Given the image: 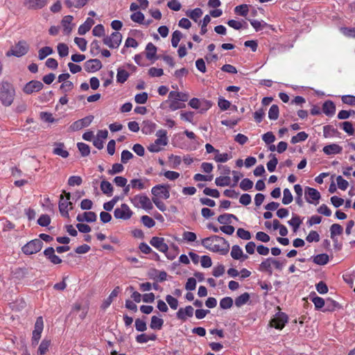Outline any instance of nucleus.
I'll return each mask as SVG.
<instances>
[{
  "instance_id": "f257e3e1",
  "label": "nucleus",
  "mask_w": 355,
  "mask_h": 355,
  "mask_svg": "<svg viewBox=\"0 0 355 355\" xmlns=\"http://www.w3.org/2000/svg\"><path fill=\"white\" fill-rule=\"evenodd\" d=\"M201 243L206 249L222 255L227 254L230 250L228 241L217 235L203 239Z\"/></svg>"
},
{
  "instance_id": "f03ea898",
  "label": "nucleus",
  "mask_w": 355,
  "mask_h": 355,
  "mask_svg": "<svg viewBox=\"0 0 355 355\" xmlns=\"http://www.w3.org/2000/svg\"><path fill=\"white\" fill-rule=\"evenodd\" d=\"M189 94L178 91H171L169 92L168 99L164 103L168 105L171 111L182 109L186 107L184 102L189 100Z\"/></svg>"
},
{
  "instance_id": "7ed1b4c3",
  "label": "nucleus",
  "mask_w": 355,
  "mask_h": 355,
  "mask_svg": "<svg viewBox=\"0 0 355 355\" xmlns=\"http://www.w3.org/2000/svg\"><path fill=\"white\" fill-rule=\"evenodd\" d=\"M16 96L15 88L12 84L5 81L0 84V102L5 107L10 106Z\"/></svg>"
},
{
  "instance_id": "20e7f679",
  "label": "nucleus",
  "mask_w": 355,
  "mask_h": 355,
  "mask_svg": "<svg viewBox=\"0 0 355 355\" xmlns=\"http://www.w3.org/2000/svg\"><path fill=\"white\" fill-rule=\"evenodd\" d=\"M155 141L148 146V150L151 153H158L168 144L167 132L161 129L157 131Z\"/></svg>"
},
{
  "instance_id": "39448f33",
  "label": "nucleus",
  "mask_w": 355,
  "mask_h": 355,
  "mask_svg": "<svg viewBox=\"0 0 355 355\" xmlns=\"http://www.w3.org/2000/svg\"><path fill=\"white\" fill-rule=\"evenodd\" d=\"M130 202L136 208H141L150 211L153 208L152 201L144 194H137L130 198Z\"/></svg>"
},
{
  "instance_id": "423d86ee",
  "label": "nucleus",
  "mask_w": 355,
  "mask_h": 355,
  "mask_svg": "<svg viewBox=\"0 0 355 355\" xmlns=\"http://www.w3.org/2000/svg\"><path fill=\"white\" fill-rule=\"evenodd\" d=\"M134 215V211L125 203H122L114 210V216L116 219L128 220Z\"/></svg>"
},
{
  "instance_id": "0eeeda50",
  "label": "nucleus",
  "mask_w": 355,
  "mask_h": 355,
  "mask_svg": "<svg viewBox=\"0 0 355 355\" xmlns=\"http://www.w3.org/2000/svg\"><path fill=\"white\" fill-rule=\"evenodd\" d=\"M28 50L29 45L28 43L24 40H21L18 42L8 51H7L6 55L7 57L16 56L19 58L26 55Z\"/></svg>"
},
{
  "instance_id": "6e6552de",
  "label": "nucleus",
  "mask_w": 355,
  "mask_h": 355,
  "mask_svg": "<svg viewBox=\"0 0 355 355\" xmlns=\"http://www.w3.org/2000/svg\"><path fill=\"white\" fill-rule=\"evenodd\" d=\"M122 38L121 33L116 31L110 35L105 36L103 39V42L110 49H117L121 43Z\"/></svg>"
},
{
  "instance_id": "1a4fd4ad",
  "label": "nucleus",
  "mask_w": 355,
  "mask_h": 355,
  "mask_svg": "<svg viewBox=\"0 0 355 355\" xmlns=\"http://www.w3.org/2000/svg\"><path fill=\"white\" fill-rule=\"evenodd\" d=\"M43 247V243L40 239H34L28 242L21 248V251L26 255H31L40 252Z\"/></svg>"
},
{
  "instance_id": "9d476101",
  "label": "nucleus",
  "mask_w": 355,
  "mask_h": 355,
  "mask_svg": "<svg viewBox=\"0 0 355 355\" xmlns=\"http://www.w3.org/2000/svg\"><path fill=\"white\" fill-rule=\"evenodd\" d=\"M44 329V321L42 316L36 319L34 329L32 333L31 344L33 346H36L41 338L42 333Z\"/></svg>"
},
{
  "instance_id": "9b49d317",
  "label": "nucleus",
  "mask_w": 355,
  "mask_h": 355,
  "mask_svg": "<svg viewBox=\"0 0 355 355\" xmlns=\"http://www.w3.org/2000/svg\"><path fill=\"white\" fill-rule=\"evenodd\" d=\"M71 195L69 193H66L65 196H60L59 202V210L61 215L64 217H69V211L73 209L72 203L70 202Z\"/></svg>"
},
{
  "instance_id": "f8f14e48",
  "label": "nucleus",
  "mask_w": 355,
  "mask_h": 355,
  "mask_svg": "<svg viewBox=\"0 0 355 355\" xmlns=\"http://www.w3.org/2000/svg\"><path fill=\"white\" fill-rule=\"evenodd\" d=\"M153 198L157 199H168L170 197L168 187L165 184H157L151 189Z\"/></svg>"
},
{
  "instance_id": "ddd939ff",
  "label": "nucleus",
  "mask_w": 355,
  "mask_h": 355,
  "mask_svg": "<svg viewBox=\"0 0 355 355\" xmlns=\"http://www.w3.org/2000/svg\"><path fill=\"white\" fill-rule=\"evenodd\" d=\"M304 197L307 202L316 205L319 203L321 196L317 189L306 187L304 189Z\"/></svg>"
},
{
  "instance_id": "4468645a",
  "label": "nucleus",
  "mask_w": 355,
  "mask_h": 355,
  "mask_svg": "<svg viewBox=\"0 0 355 355\" xmlns=\"http://www.w3.org/2000/svg\"><path fill=\"white\" fill-rule=\"evenodd\" d=\"M43 83L39 80H31L26 83L22 88V92L28 95L41 91L43 88Z\"/></svg>"
},
{
  "instance_id": "2eb2a0df",
  "label": "nucleus",
  "mask_w": 355,
  "mask_h": 355,
  "mask_svg": "<svg viewBox=\"0 0 355 355\" xmlns=\"http://www.w3.org/2000/svg\"><path fill=\"white\" fill-rule=\"evenodd\" d=\"M288 322L286 314L282 312H278L270 320V325L277 329H282Z\"/></svg>"
},
{
  "instance_id": "dca6fc26",
  "label": "nucleus",
  "mask_w": 355,
  "mask_h": 355,
  "mask_svg": "<svg viewBox=\"0 0 355 355\" xmlns=\"http://www.w3.org/2000/svg\"><path fill=\"white\" fill-rule=\"evenodd\" d=\"M189 105L193 109H200V112H206L211 107V103L205 99H198L197 98H191Z\"/></svg>"
},
{
  "instance_id": "f3484780",
  "label": "nucleus",
  "mask_w": 355,
  "mask_h": 355,
  "mask_svg": "<svg viewBox=\"0 0 355 355\" xmlns=\"http://www.w3.org/2000/svg\"><path fill=\"white\" fill-rule=\"evenodd\" d=\"M94 119L92 115L85 116L81 119L77 120L73 122L69 127L71 131H78L83 128L89 126Z\"/></svg>"
},
{
  "instance_id": "a211bd4d",
  "label": "nucleus",
  "mask_w": 355,
  "mask_h": 355,
  "mask_svg": "<svg viewBox=\"0 0 355 355\" xmlns=\"http://www.w3.org/2000/svg\"><path fill=\"white\" fill-rule=\"evenodd\" d=\"M150 244L161 252L166 253L168 247L162 237L153 236L150 241Z\"/></svg>"
},
{
  "instance_id": "6ab92c4d",
  "label": "nucleus",
  "mask_w": 355,
  "mask_h": 355,
  "mask_svg": "<svg viewBox=\"0 0 355 355\" xmlns=\"http://www.w3.org/2000/svg\"><path fill=\"white\" fill-rule=\"evenodd\" d=\"M230 255L234 260L244 261L248 259V256L245 254L242 248L238 245H234L232 247Z\"/></svg>"
},
{
  "instance_id": "aec40b11",
  "label": "nucleus",
  "mask_w": 355,
  "mask_h": 355,
  "mask_svg": "<svg viewBox=\"0 0 355 355\" xmlns=\"http://www.w3.org/2000/svg\"><path fill=\"white\" fill-rule=\"evenodd\" d=\"M49 0H25L24 5L30 10H40L47 5Z\"/></svg>"
},
{
  "instance_id": "412c9836",
  "label": "nucleus",
  "mask_w": 355,
  "mask_h": 355,
  "mask_svg": "<svg viewBox=\"0 0 355 355\" xmlns=\"http://www.w3.org/2000/svg\"><path fill=\"white\" fill-rule=\"evenodd\" d=\"M193 308L189 305L184 308H180L176 313V317L178 319L184 322L188 318H191L193 315Z\"/></svg>"
},
{
  "instance_id": "4be33fe9",
  "label": "nucleus",
  "mask_w": 355,
  "mask_h": 355,
  "mask_svg": "<svg viewBox=\"0 0 355 355\" xmlns=\"http://www.w3.org/2000/svg\"><path fill=\"white\" fill-rule=\"evenodd\" d=\"M84 67L87 72H96L101 69L102 64L98 59H92L85 62Z\"/></svg>"
},
{
  "instance_id": "5701e85b",
  "label": "nucleus",
  "mask_w": 355,
  "mask_h": 355,
  "mask_svg": "<svg viewBox=\"0 0 355 355\" xmlns=\"http://www.w3.org/2000/svg\"><path fill=\"white\" fill-rule=\"evenodd\" d=\"M131 187L133 189H137L138 190H143L146 189L149 185V180L147 178L142 179H132L130 180Z\"/></svg>"
},
{
  "instance_id": "b1692460",
  "label": "nucleus",
  "mask_w": 355,
  "mask_h": 355,
  "mask_svg": "<svg viewBox=\"0 0 355 355\" xmlns=\"http://www.w3.org/2000/svg\"><path fill=\"white\" fill-rule=\"evenodd\" d=\"M44 254L53 264L62 263V259L55 254V250L51 247L45 249Z\"/></svg>"
},
{
  "instance_id": "393cba45",
  "label": "nucleus",
  "mask_w": 355,
  "mask_h": 355,
  "mask_svg": "<svg viewBox=\"0 0 355 355\" xmlns=\"http://www.w3.org/2000/svg\"><path fill=\"white\" fill-rule=\"evenodd\" d=\"M342 150V147L336 144L327 145L322 149L324 153L327 155L339 154Z\"/></svg>"
},
{
  "instance_id": "a878e982",
  "label": "nucleus",
  "mask_w": 355,
  "mask_h": 355,
  "mask_svg": "<svg viewBox=\"0 0 355 355\" xmlns=\"http://www.w3.org/2000/svg\"><path fill=\"white\" fill-rule=\"evenodd\" d=\"M259 270L261 272H268V274L272 273V258L265 259L259 266Z\"/></svg>"
},
{
  "instance_id": "bb28decb",
  "label": "nucleus",
  "mask_w": 355,
  "mask_h": 355,
  "mask_svg": "<svg viewBox=\"0 0 355 355\" xmlns=\"http://www.w3.org/2000/svg\"><path fill=\"white\" fill-rule=\"evenodd\" d=\"M73 20V17L70 15L65 16L62 20V26L63 27V33L66 35H69L73 28V25L71 24Z\"/></svg>"
},
{
  "instance_id": "cd10ccee",
  "label": "nucleus",
  "mask_w": 355,
  "mask_h": 355,
  "mask_svg": "<svg viewBox=\"0 0 355 355\" xmlns=\"http://www.w3.org/2000/svg\"><path fill=\"white\" fill-rule=\"evenodd\" d=\"M232 156L230 153H220L218 150H217L214 155L213 159L219 163H225L232 159Z\"/></svg>"
},
{
  "instance_id": "c85d7f7f",
  "label": "nucleus",
  "mask_w": 355,
  "mask_h": 355,
  "mask_svg": "<svg viewBox=\"0 0 355 355\" xmlns=\"http://www.w3.org/2000/svg\"><path fill=\"white\" fill-rule=\"evenodd\" d=\"M94 21L93 19L88 17L86 21L80 25L78 28V34L80 35H85L87 32H88L92 26L94 25Z\"/></svg>"
},
{
  "instance_id": "c756f323",
  "label": "nucleus",
  "mask_w": 355,
  "mask_h": 355,
  "mask_svg": "<svg viewBox=\"0 0 355 355\" xmlns=\"http://www.w3.org/2000/svg\"><path fill=\"white\" fill-rule=\"evenodd\" d=\"M53 153L55 155H59L63 158H67L69 156V153L65 149L64 145L62 143L55 144Z\"/></svg>"
},
{
  "instance_id": "7c9ffc66",
  "label": "nucleus",
  "mask_w": 355,
  "mask_h": 355,
  "mask_svg": "<svg viewBox=\"0 0 355 355\" xmlns=\"http://www.w3.org/2000/svg\"><path fill=\"white\" fill-rule=\"evenodd\" d=\"M322 112L327 116H332L336 112V106L331 101H327L322 105Z\"/></svg>"
},
{
  "instance_id": "2f4dec72",
  "label": "nucleus",
  "mask_w": 355,
  "mask_h": 355,
  "mask_svg": "<svg viewBox=\"0 0 355 355\" xmlns=\"http://www.w3.org/2000/svg\"><path fill=\"white\" fill-rule=\"evenodd\" d=\"M51 345V340L46 338H44L40 343L38 349L37 354L38 355H45L49 351V347Z\"/></svg>"
},
{
  "instance_id": "473e14b6",
  "label": "nucleus",
  "mask_w": 355,
  "mask_h": 355,
  "mask_svg": "<svg viewBox=\"0 0 355 355\" xmlns=\"http://www.w3.org/2000/svg\"><path fill=\"white\" fill-rule=\"evenodd\" d=\"M232 219L238 220L236 216H235L234 215L231 214H221L218 217V223L220 224H223L224 225L232 223Z\"/></svg>"
},
{
  "instance_id": "72a5a7b5",
  "label": "nucleus",
  "mask_w": 355,
  "mask_h": 355,
  "mask_svg": "<svg viewBox=\"0 0 355 355\" xmlns=\"http://www.w3.org/2000/svg\"><path fill=\"white\" fill-rule=\"evenodd\" d=\"M157 53V47L151 42L148 43L146 47V56L148 60L155 58Z\"/></svg>"
},
{
  "instance_id": "f704fd0d",
  "label": "nucleus",
  "mask_w": 355,
  "mask_h": 355,
  "mask_svg": "<svg viewBox=\"0 0 355 355\" xmlns=\"http://www.w3.org/2000/svg\"><path fill=\"white\" fill-rule=\"evenodd\" d=\"M101 190L102 192L107 196H112L113 187L112 184L106 180H103L101 183Z\"/></svg>"
},
{
  "instance_id": "c9c22d12",
  "label": "nucleus",
  "mask_w": 355,
  "mask_h": 355,
  "mask_svg": "<svg viewBox=\"0 0 355 355\" xmlns=\"http://www.w3.org/2000/svg\"><path fill=\"white\" fill-rule=\"evenodd\" d=\"M302 223V220L297 215H293L291 219L288 221V225L292 227L294 232H296L298 230Z\"/></svg>"
},
{
  "instance_id": "e433bc0d",
  "label": "nucleus",
  "mask_w": 355,
  "mask_h": 355,
  "mask_svg": "<svg viewBox=\"0 0 355 355\" xmlns=\"http://www.w3.org/2000/svg\"><path fill=\"white\" fill-rule=\"evenodd\" d=\"M250 299V294L248 293H244L235 299V305L237 307H241L244 304H247L249 302Z\"/></svg>"
},
{
  "instance_id": "4c0bfd02",
  "label": "nucleus",
  "mask_w": 355,
  "mask_h": 355,
  "mask_svg": "<svg viewBox=\"0 0 355 355\" xmlns=\"http://www.w3.org/2000/svg\"><path fill=\"white\" fill-rule=\"evenodd\" d=\"M164 324V320L155 315H153L151 318L150 327L153 329H161Z\"/></svg>"
},
{
  "instance_id": "58836bf2",
  "label": "nucleus",
  "mask_w": 355,
  "mask_h": 355,
  "mask_svg": "<svg viewBox=\"0 0 355 355\" xmlns=\"http://www.w3.org/2000/svg\"><path fill=\"white\" fill-rule=\"evenodd\" d=\"M156 336L155 334L148 335L146 334H141L136 337V341L138 343H146L150 340H155Z\"/></svg>"
},
{
  "instance_id": "ea45409f",
  "label": "nucleus",
  "mask_w": 355,
  "mask_h": 355,
  "mask_svg": "<svg viewBox=\"0 0 355 355\" xmlns=\"http://www.w3.org/2000/svg\"><path fill=\"white\" fill-rule=\"evenodd\" d=\"M215 184L218 187H226L231 184V178L229 176H219L215 179Z\"/></svg>"
},
{
  "instance_id": "a19ab883",
  "label": "nucleus",
  "mask_w": 355,
  "mask_h": 355,
  "mask_svg": "<svg viewBox=\"0 0 355 355\" xmlns=\"http://www.w3.org/2000/svg\"><path fill=\"white\" fill-rule=\"evenodd\" d=\"M187 15L192 20L197 21L198 19L202 15V9L197 8L193 10L187 11Z\"/></svg>"
},
{
  "instance_id": "79ce46f5",
  "label": "nucleus",
  "mask_w": 355,
  "mask_h": 355,
  "mask_svg": "<svg viewBox=\"0 0 355 355\" xmlns=\"http://www.w3.org/2000/svg\"><path fill=\"white\" fill-rule=\"evenodd\" d=\"M53 53V50L50 46H44L38 51V58L40 60H44L48 55H51Z\"/></svg>"
},
{
  "instance_id": "37998d69",
  "label": "nucleus",
  "mask_w": 355,
  "mask_h": 355,
  "mask_svg": "<svg viewBox=\"0 0 355 355\" xmlns=\"http://www.w3.org/2000/svg\"><path fill=\"white\" fill-rule=\"evenodd\" d=\"M343 231V227L339 224H333L330 227L331 238L334 239L336 236H339Z\"/></svg>"
},
{
  "instance_id": "c03bdc74",
  "label": "nucleus",
  "mask_w": 355,
  "mask_h": 355,
  "mask_svg": "<svg viewBox=\"0 0 355 355\" xmlns=\"http://www.w3.org/2000/svg\"><path fill=\"white\" fill-rule=\"evenodd\" d=\"M129 77V73L122 69H118L117 74H116V80L118 83H125Z\"/></svg>"
},
{
  "instance_id": "a18cd8bd",
  "label": "nucleus",
  "mask_w": 355,
  "mask_h": 355,
  "mask_svg": "<svg viewBox=\"0 0 355 355\" xmlns=\"http://www.w3.org/2000/svg\"><path fill=\"white\" fill-rule=\"evenodd\" d=\"M328 261L329 256L327 254H320L313 258V262L318 265H325Z\"/></svg>"
},
{
  "instance_id": "49530a36",
  "label": "nucleus",
  "mask_w": 355,
  "mask_h": 355,
  "mask_svg": "<svg viewBox=\"0 0 355 355\" xmlns=\"http://www.w3.org/2000/svg\"><path fill=\"white\" fill-rule=\"evenodd\" d=\"M249 11V7L247 4H242L235 7L234 12L236 14L243 17H245Z\"/></svg>"
},
{
  "instance_id": "de8ad7c7",
  "label": "nucleus",
  "mask_w": 355,
  "mask_h": 355,
  "mask_svg": "<svg viewBox=\"0 0 355 355\" xmlns=\"http://www.w3.org/2000/svg\"><path fill=\"white\" fill-rule=\"evenodd\" d=\"M182 37V34L179 31H175L172 34L171 44L172 46L176 48Z\"/></svg>"
},
{
  "instance_id": "09e8293b",
  "label": "nucleus",
  "mask_w": 355,
  "mask_h": 355,
  "mask_svg": "<svg viewBox=\"0 0 355 355\" xmlns=\"http://www.w3.org/2000/svg\"><path fill=\"white\" fill-rule=\"evenodd\" d=\"M40 119L46 123H52L56 121L51 113L47 112H42L40 114Z\"/></svg>"
},
{
  "instance_id": "8fccbe9b",
  "label": "nucleus",
  "mask_w": 355,
  "mask_h": 355,
  "mask_svg": "<svg viewBox=\"0 0 355 355\" xmlns=\"http://www.w3.org/2000/svg\"><path fill=\"white\" fill-rule=\"evenodd\" d=\"M233 305V300L230 297H225L220 301V306L223 309H230Z\"/></svg>"
},
{
  "instance_id": "3c124183",
  "label": "nucleus",
  "mask_w": 355,
  "mask_h": 355,
  "mask_svg": "<svg viewBox=\"0 0 355 355\" xmlns=\"http://www.w3.org/2000/svg\"><path fill=\"white\" fill-rule=\"evenodd\" d=\"M308 138V134L305 132H300L297 133L296 135L293 136L291 138L292 144H297L298 142L304 141Z\"/></svg>"
},
{
  "instance_id": "603ef678",
  "label": "nucleus",
  "mask_w": 355,
  "mask_h": 355,
  "mask_svg": "<svg viewBox=\"0 0 355 355\" xmlns=\"http://www.w3.org/2000/svg\"><path fill=\"white\" fill-rule=\"evenodd\" d=\"M227 25L230 26L231 28L235 29V30H240L243 28H246L247 24H245V26H243V23L240 21H236L234 19H230L227 22Z\"/></svg>"
},
{
  "instance_id": "864d4df0",
  "label": "nucleus",
  "mask_w": 355,
  "mask_h": 355,
  "mask_svg": "<svg viewBox=\"0 0 355 355\" xmlns=\"http://www.w3.org/2000/svg\"><path fill=\"white\" fill-rule=\"evenodd\" d=\"M58 53L60 57H66L69 54L68 46L64 43H60L57 46Z\"/></svg>"
},
{
  "instance_id": "5fc2aeb1",
  "label": "nucleus",
  "mask_w": 355,
  "mask_h": 355,
  "mask_svg": "<svg viewBox=\"0 0 355 355\" xmlns=\"http://www.w3.org/2000/svg\"><path fill=\"white\" fill-rule=\"evenodd\" d=\"M279 116V107L277 105H272L268 112V118L270 120H276Z\"/></svg>"
},
{
  "instance_id": "6e6d98bb",
  "label": "nucleus",
  "mask_w": 355,
  "mask_h": 355,
  "mask_svg": "<svg viewBox=\"0 0 355 355\" xmlns=\"http://www.w3.org/2000/svg\"><path fill=\"white\" fill-rule=\"evenodd\" d=\"M78 148L79 151L80 152L82 156L85 157L89 155L90 153V148L89 146L82 142H79L77 144Z\"/></svg>"
},
{
  "instance_id": "4d7b16f0",
  "label": "nucleus",
  "mask_w": 355,
  "mask_h": 355,
  "mask_svg": "<svg viewBox=\"0 0 355 355\" xmlns=\"http://www.w3.org/2000/svg\"><path fill=\"white\" fill-rule=\"evenodd\" d=\"M293 201V196L288 189H284L283 191L282 203L284 205H288Z\"/></svg>"
},
{
  "instance_id": "13d9d810",
  "label": "nucleus",
  "mask_w": 355,
  "mask_h": 355,
  "mask_svg": "<svg viewBox=\"0 0 355 355\" xmlns=\"http://www.w3.org/2000/svg\"><path fill=\"white\" fill-rule=\"evenodd\" d=\"M130 19L134 22H136V23H138V24H143L144 21V19H145V17H144V15L142 12L138 11V12H135L132 13L130 15Z\"/></svg>"
},
{
  "instance_id": "bf43d9fd",
  "label": "nucleus",
  "mask_w": 355,
  "mask_h": 355,
  "mask_svg": "<svg viewBox=\"0 0 355 355\" xmlns=\"http://www.w3.org/2000/svg\"><path fill=\"white\" fill-rule=\"evenodd\" d=\"M124 170V167L121 164L116 163L112 166V168L108 170L107 173L113 175L116 173H121Z\"/></svg>"
},
{
  "instance_id": "052dcab7",
  "label": "nucleus",
  "mask_w": 355,
  "mask_h": 355,
  "mask_svg": "<svg viewBox=\"0 0 355 355\" xmlns=\"http://www.w3.org/2000/svg\"><path fill=\"white\" fill-rule=\"evenodd\" d=\"M236 234L240 239L243 240H250L252 237L250 232L243 228H239Z\"/></svg>"
},
{
  "instance_id": "680f3d73",
  "label": "nucleus",
  "mask_w": 355,
  "mask_h": 355,
  "mask_svg": "<svg viewBox=\"0 0 355 355\" xmlns=\"http://www.w3.org/2000/svg\"><path fill=\"white\" fill-rule=\"evenodd\" d=\"M167 6L173 11H179L182 8V5L178 0H170L167 3Z\"/></svg>"
},
{
  "instance_id": "e2e57ef3",
  "label": "nucleus",
  "mask_w": 355,
  "mask_h": 355,
  "mask_svg": "<svg viewBox=\"0 0 355 355\" xmlns=\"http://www.w3.org/2000/svg\"><path fill=\"white\" fill-rule=\"evenodd\" d=\"M37 223L42 227H46L51 223V218L47 214H42L37 220Z\"/></svg>"
},
{
  "instance_id": "0e129e2a",
  "label": "nucleus",
  "mask_w": 355,
  "mask_h": 355,
  "mask_svg": "<svg viewBox=\"0 0 355 355\" xmlns=\"http://www.w3.org/2000/svg\"><path fill=\"white\" fill-rule=\"evenodd\" d=\"M336 183L338 187L343 191H345L349 186L348 182L340 175L336 178Z\"/></svg>"
},
{
  "instance_id": "69168bd1",
  "label": "nucleus",
  "mask_w": 355,
  "mask_h": 355,
  "mask_svg": "<svg viewBox=\"0 0 355 355\" xmlns=\"http://www.w3.org/2000/svg\"><path fill=\"white\" fill-rule=\"evenodd\" d=\"M148 98V94L146 92H142L137 94L135 96V101L138 104H144L147 102Z\"/></svg>"
},
{
  "instance_id": "338daca9",
  "label": "nucleus",
  "mask_w": 355,
  "mask_h": 355,
  "mask_svg": "<svg viewBox=\"0 0 355 355\" xmlns=\"http://www.w3.org/2000/svg\"><path fill=\"white\" fill-rule=\"evenodd\" d=\"M141 220L144 225L148 228L153 227L155 225V220L152 218L146 215L142 216L141 218Z\"/></svg>"
},
{
  "instance_id": "774afa93",
  "label": "nucleus",
  "mask_w": 355,
  "mask_h": 355,
  "mask_svg": "<svg viewBox=\"0 0 355 355\" xmlns=\"http://www.w3.org/2000/svg\"><path fill=\"white\" fill-rule=\"evenodd\" d=\"M340 31L346 37H355V28L342 27Z\"/></svg>"
}]
</instances>
